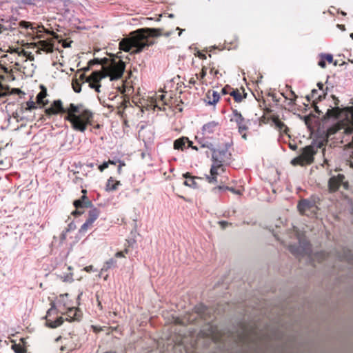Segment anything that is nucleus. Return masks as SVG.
I'll return each mask as SVG.
<instances>
[{"label": "nucleus", "mask_w": 353, "mask_h": 353, "mask_svg": "<svg viewBox=\"0 0 353 353\" xmlns=\"http://www.w3.org/2000/svg\"><path fill=\"white\" fill-rule=\"evenodd\" d=\"M44 112L48 117L65 114L64 120L69 121L74 130L81 132H84L88 125H92L94 119L93 113L83 105L70 103L64 108L60 99L54 100Z\"/></svg>", "instance_id": "obj_1"}, {"label": "nucleus", "mask_w": 353, "mask_h": 353, "mask_svg": "<svg viewBox=\"0 0 353 353\" xmlns=\"http://www.w3.org/2000/svg\"><path fill=\"white\" fill-rule=\"evenodd\" d=\"M161 30L154 28H141L130 34V37L123 38L119 42V50L124 52H130L132 48V54L141 52L145 46L152 45L154 43L150 37L161 35Z\"/></svg>", "instance_id": "obj_2"}, {"label": "nucleus", "mask_w": 353, "mask_h": 353, "mask_svg": "<svg viewBox=\"0 0 353 353\" xmlns=\"http://www.w3.org/2000/svg\"><path fill=\"white\" fill-rule=\"evenodd\" d=\"M212 151L213 163L210 168V176H206V179L210 183L217 182L219 171L221 170L223 172V164L228 163L231 159V153L226 148L215 150L214 148V150Z\"/></svg>", "instance_id": "obj_3"}, {"label": "nucleus", "mask_w": 353, "mask_h": 353, "mask_svg": "<svg viewBox=\"0 0 353 353\" xmlns=\"http://www.w3.org/2000/svg\"><path fill=\"white\" fill-rule=\"evenodd\" d=\"M289 250L296 257L301 259L304 256L312 261H317L319 263L324 261L328 257V254L325 252H320L312 254L311 245L305 239L299 240V245H290Z\"/></svg>", "instance_id": "obj_4"}, {"label": "nucleus", "mask_w": 353, "mask_h": 353, "mask_svg": "<svg viewBox=\"0 0 353 353\" xmlns=\"http://www.w3.org/2000/svg\"><path fill=\"white\" fill-rule=\"evenodd\" d=\"M68 294H61L57 302V307L55 303H52L51 307L48 310L46 315V325L50 328H57L63 323V318L59 316V312L63 314L61 304L64 299L68 298Z\"/></svg>", "instance_id": "obj_5"}, {"label": "nucleus", "mask_w": 353, "mask_h": 353, "mask_svg": "<svg viewBox=\"0 0 353 353\" xmlns=\"http://www.w3.org/2000/svg\"><path fill=\"white\" fill-rule=\"evenodd\" d=\"M125 68V63L121 60L114 58L109 59L108 63L103 65V70L101 71L104 77H110L111 81L117 80L122 77Z\"/></svg>", "instance_id": "obj_6"}, {"label": "nucleus", "mask_w": 353, "mask_h": 353, "mask_svg": "<svg viewBox=\"0 0 353 353\" xmlns=\"http://www.w3.org/2000/svg\"><path fill=\"white\" fill-rule=\"evenodd\" d=\"M207 308L201 304L194 307V312L186 313L183 317H172L175 325H187L195 323L199 318L205 319V313Z\"/></svg>", "instance_id": "obj_7"}, {"label": "nucleus", "mask_w": 353, "mask_h": 353, "mask_svg": "<svg viewBox=\"0 0 353 353\" xmlns=\"http://www.w3.org/2000/svg\"><path fill=\"white\" fill-rule=\"evenodd\" d=\"M230 121L236 124L238 132L241 135V137L244 140H247L248 135L246 132L249 129L250 121L243 117L241 113L234 108H232V114L230 115Z\"/></svg>", "instance_id": "obj_8"}, {"label": "nucleus", "mask_w": 353, "mask_h": 353, "mask_svg": "<svg viewBox=\"0 0 353 353\" xmlns=\"http://www.w3.org/2000/svg\"><path fill=\"white\" fill-rule=\"evenodd\" d=\"M315 153L316 152L313 146H305L302 149L301 154L291 161V163L294 166L310 165L314 161V155Z\"/></svg>", "instance_id": "obj_9"}, {"label": "nucleus", "mask_w": 353, "mask_h": 353, "mask_svg": "<svg viewBox=\"0 0 353 353\" xmlns=\"http://www.w3.org/2000/svg\"><path fill=\"white\" fill-rule=\"evenodd\" d=\"M19 26L26 29L30 28L32 30V33L33 34H37V37H38L39 39L43 37L41 34H39V33H41L43 32L52 35L53 38L56 39H58L60 37V36L57 34L56 32L46 30L42 25L39 26L29 21H21L19 22Z\"/></svg>", "instance_id": "obj_10"}, {"label": "nucleus", "mask_w": 353, "mask_h": 353, "mask_svg": "<svg viewBox=\"0 0 353 353\" xmlns=\"http://www.w3.org/2000/svg\"><path fill=\"white\" fill-rule=\"evenodd\" d=\"M345 177L343 174H338L336 176L330 177L328 181L329 192H335L341 185L345 190H347L349 185L348 182L345 181Z\"/></svg>", "instance_id": "obj_11"}, {"label": "nucleus", "mask_w": 353, "mask_h": 353, "mask_svg": "<svg viewBox=\"0 0 353 353\" xmlns=\"http://www.w3.org/2000/svg\"><path fill=\"white\" fill-rule=\"evenodd\" d=\"M104 76L101 71L93 72L88 77L86 78V82L89 83V86L94 89L96 92H100L101 79H104Z\"/></svg>", "instance_id": "obj_12"}, {"label": "nucleus", "mask_w": 353, "mask_h": 353, "mask_svg": "<svg viewBox=\"0 0 353 353\" xmlns=\"http://www.w3.org/2000/svg\"><path fill=\"white\" fill-rule=\"evenodd\" d=\"M88 216L85 222L81 225L80 232H86L88 229L91 228L93 225L94 222L98 219L100 215V210L94 208L89 210Z\"/></svg>", "instance_id": "obj_13"}, {"label": "nucleus", "mask_w": 353, "mask_h": 353, "mask_svg": "<svg viewBox=\"0 0 353 353\" xmlns=\"http://www.w3.org/2000/svg\"><path fill=\"white\" fill-rule=\"evenodd\" d=\"M34 46L37 48V53H40L41 51H43L46 53H51L54 51V43L52 39L39 40L37 43H34Z\"/></svg>", "instance_id": "obj_14"}, {"label": "nucleus", "mask_w": 353, "mask_h": 353, "mask_svg": "<svg viewBox=\"0 0 353 353\" xmlns=\"http://www.w3.org/2000/svg\"><path fill=\"white\" fill-rule=\"evenodd\" d=\"M63 305L62 310H63L65 308L67 309L66 312V320L69 321H74V320H79L81 315H80V311L74 307H70L65 303V301L62 302L61 305Z\"/></svg>", "instance_id": "obj_15"}, {"label": "nucleus", "mask_w": 353, "mask_h": 353, "mask_svg": "<svg viewBox=\"0 0 353 353\" xmlns=\"http://www.w3.org/2000/svg\"><path fill=\"white\" fill-rule=\"evenodd\" d=\"M220 129V125L218 122L210 121L203 126V134L204 137H210V135L218 132Z\"/></svg>", "instance_id": "obj_16"}, {"label": "nucleus", "mask_w": 353, "mask_h": 353, "mask_svg": "<svg viewBox=\"0 0 353 353\" xmlns=\"http://www.w3.org/2000/svg\"><path fill=\"white\" fill-rule=\"evenodd\" d=\"M208 332L206 335L211 338L214 342H222L224 341L223 334L217 329L216 327L209 325Z\"/></svg>", "instance_id": "obj_17"}, {"label": "nucleus", "mask_w": 353, "mask_h": 353, "mask_svg": "<svg viewBox=\"0 0 353 353\" xmlns=\"http://www.w3.org/2000/svg\"><path fill=\"white\" fill-rule=\"evenodd\" d=\"M76 210L72 212L73 215H81L84 212V208H91L92 204L91 201L83 202L81 201L75 200L73 203Z\"/></svg>", "instance_id": "obj_18"}, {"label": "nucleus", "mask_w": 353, "mask_h": 353, "mask_svg": "<svg viewBox=\"0 0 353 353\" xmlns=\"http://www.w3.org/2000/svg\"><path fill=\"white\" fill-rule=\"evenodd\" d=\"M230 96L233 97L235 102L240 103L247 97V93L245 92V89L241 87L240 88H233L231 90Z\"/></svg>", "instance_id": "obj_19"}, {"label": "nucleus", "mask_w": 353, "mask_h": 353, "mask_svg": "<svg viewBox=\"0 0 353 353\" xmlns=\"http://www.w3.org/2000/svg\"><path fill=\"white\" fill-rule=\"evenodd\" d=\"M209 137H205L202 138H197V145L199 148V150L201 149H208L210 150H214V144L208 139Z\"/></svg>", "instance_id": "obj_20"}, {"label": "nucleus", "mask_w": 353, "mask_h": 353, "mask_svg": "<svg viewBox=\"0 0 353 353\" xmlns=\"http://www.w3.org/2000/svg\"><path fill=\"white\" fill-rule=\"evenodd\" d=\"M341 114H345V108H341L339 107H334L327 109L325 113V117L327 119L330 118H339Z\"/></svg>", "instance_id": "obj_21"}, {"label": "nucleus", "mask_w": 353, "mask_h": 353, "mask_svg": "<svg viewBox=\"0 0 353 353\" xmlns=\"http://www.w3.org/2000/svg\"><path fill=\"white\" fill-rule=\"evenodd\" d=\"M183 176L186 179V180L183 182V184L186 186L192 188H197L198 184L195 181L196 179H201L200 177H196L191 175L190 172H185L183 174Z\"/></svg>", "instance_id": "obj_22"}, {"label": "nucleus", "mask_w": 353, "mask_h": 353, "mask_svg": "<svg viewBox=\"0 0 353 353\" xmlns=\"http://www.w3.org/2000/svg\"><path fill=\"white\" fill-rule=\"evenodd\" d=\"M187 142H188V138L186 137H181L174 141L173 147L174 149L178 150H184L187 148Z\"/></svg>", "instance_id": "obj_23"}, {"label": "nucleus", "mask_w": 353, "mask_h": 353, "mask_svg": "<svg viewBox=\"0 0 353 353\" xmlns=\"http://www.w3.org/2000/svg\"><path fill=\"white\" fill-rule=\"evenodd\" d=\"M272 119L278 130L281 132H283L284 134H288V132L289 131L288 126L280 120L278 116H273Z\"/></svg>", "instance_id": "obj_24"}, {"label": "nucleus", "mask_w": 353, "mask_h": 353, "mask_svg": "<svg viewBox=\"0 0 353 353\" xmlns=\"http://www.w3.org/2000/svg\"><path fill=\"white\" fill-rule=\"evenodd\" d=\"M41 91L37 94L36 99H37V103L41 105L42 106H45L46 104H48V101L46 100L44 101V99L47 96V90L43 85H41Z\"/></svg>", "instance_id": "obj_25"}, {"label": "nucleus", "mask_w": 353, "mask_h": 353, "mask_svg": "<svg viewBox=\"0 0 353 353\" xmlns=\"http://www.w3.org/2000/svg\"><path fill=\"white\" fill-rule=\"evenodd\" d=\"M120 181H117L113 177L110 176L107 181L105 185V190L108 192L115 191L118 189L119 186L121 185Z\"/></svg>", "instance_id": "obj_26"}, {"label": "nucleus", "mask_w": 353, "mask_h": 353, "mask_svg": "<svg viewBox=\"0 0 353 353\" xmlns=\"http://www.w3.org/2000/svg\"><path fill=\"white\" fill-rule=\"evenodd\" d=\"M206 97L208 100L209 104L214 105L219 101L220 94L216 91L208 90V92L206 94Z\"/></svg>", "instance_id": "obj_27"}, {"label": "nucleus", "mask_w": 353, "mask_h": 353, "mask_svg": "<svg viewBox=\"0 0 353 353\" xmlns=\"http://www.w3.org/2000/svg\"><path fill=\"white\" fill-rule=\"evenodd\" d=\"M312 207V203L307 199L301 200L298 204L299 210L302 214H305L307 210L310 209Z\"/></svg>", "instance_id": "obj_28"}, {"label": "nucleus", "mask_w": 353, "mask_h": 353, "mask_svg": "<svg viewBox=\"0 0 353 353\" xmlns=\"http://www.w3.org/2000/svg\"><path fill=\"white\" fill-rule=\"evenodd\" d=\"M225 190H228L235 194H241V192L239 190H236L234 188H230V187L225 186V185H219V186L214 187L212 188V191L214 193L217 194L219 192V191Z\"/></svg>", "instance_id": "obj_29"}, {"label": "nucleus", "mask_w": 353, "mask_h": 353, "mask_svg": "<svg viewBox=\"0 0 353 353\" xmlns=\"http://www.w3.org/2000/svg\"><path fill=\"white\" fill-rule=\"evenodd\" d=\"M37 107L36 105V103L33 101H29L26 103H23L21 105V111L24 112L26 111H30L32 110L36 109Z\"/></svg>", "instance_id": "obj_30"}, {"label": "nucleus", "mask_w": 353, "mask_h": 353, "mask_svg": "<svg viewBox=\"0 0 353 353\" xmlns=\"http://www.w3.org/2000/svg\"><path fill=\"white\" fill-rule=\"evenodd\" d=\"M13 344L11 346L12 350L15 353H27V348L26 346H22L21 344L16 343L14 341H12Z\"/></svg>", "instance_id": "obj_31"}, {"label": "nucleus", "mask_w": 353, "mask_h": 353, "mask_svg": "<svg viewBox=\"0 0 353 353\" xmlns=\"http://www.w3.org/2000/svg\"><path fill=\"white\" fill-rule=\"evenodd\" d=\"M323 97L318 93V90L316 89H313L311 92V94L310 95H307L306 97V99L308 102H310L312 99H314V101H321Z\"/></svg>", "instance_id": "obj_32"}, {"label": "nucleus", "mask_w": 353, "mask_h": 353, "mask_svg": "<svg viewBox=\"0 0 353 353\" xmlns=\"http://www.w3.org/2000/svg\"><path fill=\"white\" fill-rule=\"evenodd\" d=\"M207 74V69L203 66L201 71L199 74H196V79L199 81L200 85L206 84L205 77Z\"/></svg>", "instance_id": "obj_33"}, {"label": "nucleus", "mask_w": 353, "mask_h": 353, "mask_svg": "<svg viewBox=\"0 0 353 353\" xmlns=\"http://www.w3.org/2000/svg\"><path fill=\"white\" fill-rule=\"evenodd\" d=\"M165 95L163 93L161 94H157L156 98H155V104L154 105V107L159 108L161 109L160 107H159V103H161L162 105H166L167 102L165 101Z\"/></svg>", "instance_id": "obj_34"}, {"label": "nucleus", "mask_w": 353, "mask_h": 353, "mask_svg": "<svg viewBox=\"0 0 353 353\" xmlns=\"http://www.w3.org/2000/svg\"><path fill=\"white\" fill-rule=\"evenodd\" d=\"M109 59L108 58H103V59H94L92 60H90L88 62V65L90 66L93 65L94 64H101L102 65V70H103V65H105L106 63H108Z\"/></svg>", "instance_id": "obj_35"}, {"label": "nucleus", "mask_w": 353, "mask_h": 353, "mask_svg": "<svg viewBox=\"0 0 353 353\" xmlns=\"http://www.w3.org/2000/svg\"><path fill=\"white\" fill-rule=\"evenodd\" d=\"M347 146L350 148V154H349V157L347 159V162L348 163V165L352 168H353V136H352V141L348 143V144L347 145Z\"/></svg>", "instance_id": "obj_36"}, {"label": "nucleus", "mask_w": 353, "mask_h": 353, "mask_svg": "<svg viewBox=\"0 0 353 353\" xmlns=\"http://www.w3.org/2000/svg\"><path fill=\"white\" fill-rule=\"evenodd\" d=\"M117 265V261L114 259H110L107 261L101 268V272L108 271L112 268H114Z\"/></svg>", "instance_id": "obj_37"}, {"label": "nucleus", "mask_w": 353, "mask_h": 353, "mask_svg": "<svg viewBox=\"0 0 353 353\" xmlns=\"http://www.w3.org/2000/svg\"><path fill=\"white\" fill-rule=\"evenodd\" d=\"M250 339V333L246 331H243V333L239 336L237 341L242 343H247Z\"/></svg>", "instance_id": "obj_38"}, {"label": "nucleus", "mask_w": 353, "mask_h": 353, "mask_svg": "<svg viewBox=\"0 0 353 353\" xmlns=\"http://www.w3.org/2000/svg\"><path fill=\"white\" fill-rule=\"evenodd\" d=\"M341 129H342L341 124L337 123L336 125H334L327 129V135L331 136L332 134H334Z\"/></svg>", "instance_id": "obj_39"}, {"label": "nucleus", "mask_w": 353, "mask_h": 353, "mask_svg": "<svg viewBox=\"0 0 353 353\" xmlns=\"http://www.w3.org/2000/svg\"><path fill=\"white\" fill-rule=\"evenodd\" d=\"M72 86L74 91L77 93H79L81 90V84L77 79H73L72 81Z\"/></svg>", "instance_id": "obj_40"}, {"label": "nucleus", "mask_w": 353, "mask_h": 353, "mask_svg": "<svg viewBox=\"0 0 353 353\" xmlns=\"http://www.w3.org/2000/svg\"><path fill=\"white\" fill-rule=\"evenodd\" d=\"M341 260H346L349 263H353V259L350 256V251L347 250L344 251V255L341 256Z\"/></svg>", "instance_id": "obj_41"}, {"label": "nucleus", "mask_w": 353, "mask_h": 353, "mask_svg": "<svg viewBox=\"0 0 353 353\" xmlns=\"http://www.w3.org/2000/svg\"><path fill=\"white\" fill-rule=\"evenodd\" d=\"M233 88L230 87V85H227L221 90V93L223 94H230L231 93V90H232Z\"/></svg>", "instance_id": "obj_42"}, {"label": "nucleus", "mask_w": 353, "mask_h": 353, "mask_svg": "<svg viewBox=\"0 0 353 353\" xmlns=\"http://www.w3.org/2000/svg\"><path fill=\"white\" fill-rule=\"evenodd\" d=\"M210 73L213 74L217 79L219 77V75L221 76V74L219 72V71L213 66L210 68Z\"/></svg>", "instance_id": "obj_43"}, {"label": "nucleus", "mask_w": 353, "mask_h": 353, "mask_svg": "<svg viewBox=\"0 0 353 353\" xmlns=\"http://www.w3.org/2000/svg\"><path fill=\"white\" fill-rule=\"evenodd\" d=\"M321 57L325 59V62L327 61L329 63H331L333 61V57L332 54H321Z\"/></svg>", "instance_id": "obj_44"}, {"label": "nucleus", "mask_w": 353, "mask_h": 353, "mask_svg": "<svg viewBox=\"0 0 353 353\" xmlns=\"http://www.w3.org/2000/svg\"><path fill=\"white\" fill-rule=\"evenodd\" d=\"M69 232V229H65L60 234V241L63 243L66 239L67 233Z\"/></svg>", "instance_id": "obj_45"}, {"label": "nucleus", "mask_w": 353, "mask_h": 353, "mask_svg": "<svg viewBox=\"0 0 353 353\" xmlns=\"http://www.w3.org/2000/svg\"><path fill=\"white\" fill-rule=\"evenodd\" d=\"M186 145H187V148H191L196 151H199V148L197 145V144L196 145H194L193 142L192 141H190L189 139H188V142H187Z\"/></svg>", "instance_id": "obj_46"}, {"label": "nucleus", "mask_w": 353, "mask_h": 353, "mask_svg": "<svg viewBox=\"0 0 353 353\" xmlns=\"http://www.w3.org/2000/svg\"><path fill=\"white\" fill-rule=\"evenodd\" d=\"M59 43H61L62 47L64 48L70 47V45L72 43V41H68V40H60L59 41Z\"/></svg>", "instance_id": "obj_47"}, {"label": "nucleus", "mask_w": 353, "mask_h": 353, "mask_svg": "<svg viewBox=\"0 0 353 353\" xmlns=\"http://www.w3.org/2000/svg\"><path fill=\"white\" fill-rule=\"evenodd\" d=\"M128 252V249L125 248L123 251L117 252L115 254V256L117 258L125 257V254Z\"/></svg>", "instance_id": "obj_48"}, {"label": "nucleus", "mask_w": 353, "mask_h": 353, "mask_svg": "<svg viewBox=\"0 0 353 353\" xmlns=\"http://www.w3.org/2000/svg\"><path fill=\"white\" fill-rule=\"evenodd\" d=\"M38 0H20L21 3L24 5H35Z\"/></svg>", "instance_id": "obj_49"}, {"label": "nucleus", "mask_w": 353, "mask_h": 353, "mask_svg": "<svg viewBox=\"0 0 353 353\" xmlns=\"http://www.w3.org/2000/svg\"><path fill=\"white\" fill-rule=\"evenodd\" d=\"M109 163L103 162L101 165L99 166V170L103 172L105 169L108 168Z\"/></svg>", "instance_id": "obj_50"}, {"label": "nucleus", "mask_w": 353, "mask_h": 353, "mask_svg": "<svg viewBox=\"0 0 353 353\" xmlns=\"http://www.w3.org/2000/svg\"><path fill=\"white\" fill-rule=\"evenodd\" d=\"M318 65L323 68H325V66H326L325 61L321 56V59L318 63Z\"/></svg>", "instance_id": "obj_51"}, {"label": "nucleus", "mask_w": 353, "mask_h": 353, "mask_svg": "<svg viewBox=\"0 0 353 353\" xmlns=\"http://www.w3.org/2000/svg\"><path fill=\"white\" fill-rule=\"evenodd\" d=\"M96 298H97V306L101 310H103V306H102V303H101V301H100L99 299V296L97 294H96Z\"/></svg>", "instance_id": "obj_52"}, {"label": "nucleus", "mask_w": 353, "mask_h": 353, "mask_svg": "<svg viewBox=\"0 0 353 353\" xmlns=\"http://www.w3.org/2000/svg\"><path fill=\"white\" fill-rule=\"evenodd\" d=\"M125 164V163L123 162H119V167H118V169H117V172L118 174H121L122 172V167L124 166Z\"/></svg>", "instance_id": "obj_53"}, {"label": "nucleus", "mask_w": 353, "mask_h": 353, "mask_svg": "<svg viewBox=\"0 0 353 353\" xmlns=\"http://www.w3.org/2000/svg\"><path fill=\"white\" fill-rule=\"evenodd\" d=\"M77 201H81L85 203L86 201H91L86 195H82L79 199H77Z\"/></svg>", "instance_id": "obj_54"}, {"label": "nucleus", "mask_w": 353, "mask_h": 353, "mask_svg": "<svg viewBox=\"0 0 353 353\" xmlns=\"http://www.w3.org/2000/svg\"><path fill=\"white\" fill-rule=\"evenodd\" d=\"M83 270L87 272H91L93 270V266L92 265H88L83 268Z\"/></svg>", "instance_id": "obj_55"}, {"label": "nucleus", "mask_w": 353, "mask_h": 353, "mask_svg": "<svg viewBox=\"0 0 353 353\" xmlns=\"http://www.w3.org/2000/svg\"><path fill=\"white\" fill-rule=\"evenodd\" d=\"M196 78H194V77H192L190 78V79L189 80V84H191V85H194L196 83Z\"/></svg>", "instance_id": "obj_56"}, {"label": "nucleus", "mask_w": 353, "mask_h": 353, "mask_svg": "<svg viewBox=\"0 0 353 353\" xmlns=\"http://www.w3.org/2000/svg\"><path fill=\"white\" fill-rule=\"evenodd\" d=\"M24 55L30 61H32L34 60V57L32 55H31V53H28V54H27V52H24Z\"/></svg>", "instance_id": "obj_57"}, {"label": "nucleus", "mask_w": 353, "mask_h": 353, "mask_svg": "<svg viewBox=\"0 0 353 353\" xmlns=\"http://www.w3.org/2000/svg\"><path fill=\"white\" fill-rule=\"evenodd\" d=\"M334 100V105H335V107H338L339 104V100L338 99V98H336L335 96H332Z\"/></svg>", "instance_id": "obj_58"}, {"label": "nucleus", "mask_w": 353, "mask_h": 353, "mask_svg": "<svg viewBox=\"0 0 353 353\" xmlns=\"http://www.w3.org/2000/svg\"><path fill=\"white\" fill-rule=\"evenodd\" d=\"M198 57L201 59H206V55L205 54H203V53H201V52H199V55Z\"/></svg>", "instance_id": "obj_59"}, {"label": "nucleus", "mask_w": 353, "mask_h": 353, "mask_svg": "<svg viewBox=\"0 0 353 353\" xmlns=\"http://www.w3.org/2000/svg\"><path fill=\"white\" fill-rule=\"evenodd\" d=\"M121 54V52H117L116 55H114L113 58L116 59L117 60V59H118V60L121 59V56L120 55Z\"/></svg>", "instance_id": "obj_60"}, {"label": "nucleus", "mask_w": 353, "mask_h": 353, "mask_svg": "<svg viewBox=\"0 0 353 353\" xmlns=\"http://www.w3.org/2000/svg\"><path fill=\"white\" fill-rule=\"evenodd\" d=\"M316 101H313V105H314V110L316 111V112L319 113L320 111L319 110L318 107L316 105Z\"/></svg>", "instance_id": "obj_61"}, {"label": "nucleus", "mask_w": 353, "mask_h": 353, "mask_svg": "<svg viewBox=\"0 0 353 353\" xmlns=\"http://www.w3.org/2000/svg\"><path fill=\"white\" fill-rule=\"evenodd\" d=\"M291 94L293 96V99H291L292 101H294L297 98V96L295 94V93L293 91H291Z\"/></svg>", "instance_id": "obj_62"}, {"label": "nucleus", "mask_w": 353, "mask_h": 353, "mask_svg": "<svg viewBox=\"0 0 353 353\" xmlns=\"http://www.w3.org/2000/svg\"><path fill=\"white\" fill-rule=\"evenodd\" d=\"M21 343H22V346H26V341L25 338H21L20 339Z\"/></svg>", "instance_id": "obj_63"}, {"label": "nucleus", "mask_w": 353, "mask_h": 353, "mask_svg": "<svg viewBox=\"0 0 353 353\" xmlns=\"http://www.w3.org/2000/svg\"><path fill=\"white\" fill-rule=\"evenodd\" d=\"M317 86L319 87V88L320 90H323V84L322 83H321V82H319V83H317Z\"/></svg>", "instance_id": "obj_64"}]
</instances>
